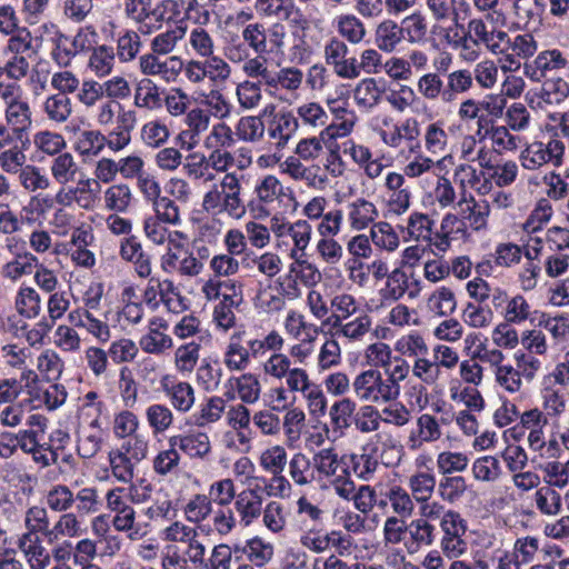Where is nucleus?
Here are the masks:
<instances>
[{"label": "nucleus", "instance_id": "obj_48", "mask_svg": "<svg viewBox=\"0 0 569 569\" xmlns=\"http://www.w3.org/2000/svg\"><path fill=\"white\" fill-rule=\"evenodd\" d=\"M303 72L296 67H284L272 71L268 88L281 89L288 92L298 91L303 83Z\"/></svg>", "mask_w": 569, "mask_h": 569}, {"label": "nucleus", "instance_id": "obj_43", "mask_svg": "<svg viewBox=\"0 0 569 569\" xmlns=\"http://www.w3.org/2000/svg\"><path fill=\"white\" fill-rule=\"evenodd\" d=\"M331 308L333 312L326 320L330 328L340 322L352 318L360 310V303L350 293H339L331 299Z\"/></svg>", "mask_w": 569, "mask_h": 569}, {"label": "nucleus", "instance_id": "obj_20", "mask_svg": "<svg viewBox=\"0 0 569 569\" xmlns=\"http://www.w3.org/2000/svg\"><path fill=\"white\" fill-rule=\"evenodd\" d=\"M456 208L458 216L473 230L486 227L490 213V206L486 200L477 201L471 193H462Z\"/></svg>", "mask_w": 569, "mask_h": 569}, {"label": "nucleus", "instance_id": "obj_49", "mask_svg": "<svg viewBox=\"0 0 569 569\" xmlns=\"http://www.w3.org/2000/svg\"><path fill=\"white\" fill-rule=\"evenodd\" d=\"M266 131V119L256 116L241 117L236 124V136L244 142H259L263 139Z\"/></svg>", "mask_w": 569, "mask_h": 569}, {"label": "nucleus", "instance_id": "obj_11", "mask_svg": "<svg viewBox=\"0 0 569 569\" xmlns=\"http://www.w3.org/2000/svg\"><path fill=\"white\" fill-rule=\"evenodd\" d=\"M280 168L282 173L295 181L305 182L311 189L323 190L328 184V177L319 166H305L299 158L288 157Z\"/></svg>", "mask_w": 569, "mask_h": 569}, {"label": "nucleus", "instance_id": "obj_53", "mask_svg": "<svg viewBox=\"0 0 569 569\" xmlns=\"http://www.w3.org/2000/svg\"><path fill=\"white\" fill-rule=\"evenodd\" d=\"M170 138V130L161 120H151L146 122L140 129V139L142 143L150 149H159L164 146Z\"/></svg>", "mask_w": 569, "mask_h": 569}, {"label": "nucleus", "instance_id": "obj_28", "mask_svg": "<svg viewBox=\"0 0 569 569\" xmlns=\"http://www.w3.org/2000/svg\"><path fill=\"white\" fill-rule=\"evenodd\" d=\"M373 41L380 51L393 52L405 41L400 23L390 18L383 19L375 28Z\"/></svg>", "mask_w": 569, "mask_h": 569}, {"label": "nucleus", "instance_id": "obj_58", "mask_svg": "<svg viewBox=\"0 0 569 569\" xmlns=\"http://www.w3.org/2000/svg\"><path fill=\"white\" fill-rule=\"evenodd\" d=\"M425 148L431 154H441L446 151L449 136L445 130V122L437 120L430 122L423 133Z\"/></svg>", "mask_w": 569, "mask_h": 569}, {"label": "nucleus", "instance_id": "obj_25", "mask_svg": "<svg viewBox=\"0 0 569 569\" xmlns=\"http://www.w3.org/2000/svg\"><path fill=\"white\" fill-rule=\"evenodd\" d=\"M540 406L547 418L557 425L567 410L566 392L556 385H548L540 390Z\"/></svg>", "mask_w": 569, "mask_h": 569}, {"label": "nucleus", "instance_id": "obj_27", "mask_svg": "<svg viewBox=\"0 0 569 569\" xmlns=\"http://www.w3.org/2000/svg\"><path fill=\"white\" fill-rule=\"evenodd\" d=\"M293 113L298 127L312 131L328 127L329 114L319 102L305 101L295 108Z\"/></svg>", "mask_w": 569, "mask_h": 569}, {"label": "nucleus", "instance_id": "obj_23", "mask_svg": "<svg viewBox=\"0 0 569 569\" xmlns=\"http://www.w3.org/2000/svg\"><path fill=\"white\" fill-rule=\"evenodd\" d=\"M372 326V317L366 312H361L353 319L350 318L342 322L339 321L335 327L330 329L333 337L345 338L349 342H360L371 333Z\"/></svg>", "mask_w": 569, "mask_h": 569}, {"label": "nucleus", "instance_id": "obj_5", "mask_svg": "<svg viewBox=\"0 0 569 569\" xmlns=\"http://www.w3.org/2000/svg\"><path fill=\"white\" fill-rule=\"evenodd\" d=\"M565 152V143L559 139H550L547 143L535 141L520 153L521 166L527 170H538L546 164L559 167Z\"/></svg>", "mask_w": 569, "mask_h": 569}, {"label": "nucleus", "instance_id": "obj_47", "mask_svg": "<svg viewBox=\"0 0 569 569\" xmlns=\"http://www.w3.org/2000/svg\"><path fill=\"white\" fill-rule=\"evenodd\" d=\"M436 476L431 471H417L408 478L410 495L417 502H427L436 489Z\"/></svg>", "mask_w": 569, "mask_h": 569}, {"label": "nucleus", "instance_id": "obj_3", "mask_svg": "<svg viewBox=\"0 0 569 569\" xmlns=\"http://www.w3.org/2000/svg\"><path fill=\"white\" fill-rule=\"evenodd\" d=\"M0 99L4 104V118L17 136L27 132L32 126L31 107L20 84L2 88Z\"/></svg>", "mask_w": 569, "mask_h": 569}, {"label": "nucleus", "instance_id": "obj_60", "mask_svg": "<svg viewBox=\"0 0 569 569\" xmlns=\"http://www.w3.org/2000/svg\"><path fill=\"white\" fill-rule=\"evenodd\" d=\"M212 501L207 495L197 493L192 496L183 507L187 521L199 525L207 520L212 513Z\"/></svg>", "mask_w": 569, "mask_h": 569}, {"label": "nucleus", "instance_id": "obj_14", "mask_svg": "<svg viewBox=\"0 0 569 569\" xmlns=\"http://www.w3.org/2000/svg\"><path fill=\"white\" fill-rule=\"evenodd\" d=\"M327 106L335 121L323 128L325 136L336 139L349 136L358 121L356 112L348 108L347 101L339 99L327 100Z\"/></svg>", "mask_w": 569, "mask_h": 569}, {"label": "nucleus", "instance_id": "obj_64", "mask_svg": "<svg viewBox=\"0 0 569 569\" xmlns=\"http://www.w3.org/2000/svg\"><path fill=\"white\" fill-rule=\"evenodd\" d=\"M337 30L342 38L352 44L360 43L367 34L365 23L355 14L338 17Z\"/></svg>", "mask_w": 569, "mask_h": 569}, {"label": "nucleus", "instance_id": "obj_6", "mask_svg": "<svg viewBox=\"0 0 569 569\" xmlns=\"http://www.w3.org/2000/svg\"><path fill=\"white\" fill-rule=\"evenodd\" d=\"M252 338L246 330H238L230 335L222 353V361L229 371L242 372L247 370L254 358L250 347Z\"/></svg>", "mask_w": 569, "mask_h": 569}, {"label": "nucleus", "instance_id": "obj_32", "mask_svg": "<svg viewBox=\"0 0 569 569\" xmlns=\"http://www.w3.org/2000/svg\"><path fill=\"white\" fill-rule=\"evenodd\" d=\"M417 428V433L411 432L408 437L407 443L411 450L419 449L423 443L435 442L442 436L438 420L429 413L418 417Z\"/></svg>", "mask_w": 569, "mask_h": 569}, {"label": "nucleus", "instance_id": "obj_42", "mask_svg": "<svg viewBox=\"0 0 569 569\" xmlns=\"http://www.w3.org/2000/svg\"><path fill=\"white\" fill-rule=\"evenodd\" d=\"M357 405L349 398L336 401L329 410L332 431L342 436L353 422Z\"/></svg>", "mask_w": 569, "mask_h": 569}, {"label": "nucleus", "instance_id": "obj_34", "mask_svg": "<svg viewBox=\"0 0 569 569\" xmlns=\"http://www.w3.org/2000/svg\"><path fill=\"white\" fill-rule=\"evenodd\" d=\"M538 327L550 335L552 347H563L569 342V315L561 313L553 317L543 315L539 319Z\"/></svg>", "mask_w": 569, "mask_h": 569}, {"label": "nucleus", "instance_id": "obj_44", "mask_svg": "<svg viewBox=\"0 0 569 569\" xmlns=\"http://www.w3.org/2000/svg\"><path fill=\"white\" fill-rule=\"evenodd\" d=\"M382 93L375 78H365L357 83L353 99L358 107L370 110L380 103Z\"/></svg>", "mask_w": 569, "mask_h": 569}, {"label": "nucleus", "instance_id": "obj_57", "mask_svg": "<svg viewBox=\"0 0 569 569\" xmlns=\"http://www.w3.org/2000/svg\"><path fill=\"white\" fill-rule=\"evenodd\" d=\"M297 519L299 529L315 528L325 525L323 510L302 496L297 500Z\"/></svg>", "mask_w": 569, "mask_h": 569}, {"label": "nucleus", "instance_id": "obj_19", "mask_svg": "<svg viewBox=\"0 0 569 569\" xmlns=\"http://www.w3.org/2000/svg\"><path fill=\"white\" fill-rule=\"evenodd\" d=\"M119 254L122 260L132 263L139 278H148L152 272L151 257L143 250L134 236L124 237L120 241Z\"/></svg>", "mask_w": 569, "mask_h": 569}, {"label": "nucleus", "instance_id": "obj_16", "mask_svg": "<svg viewBox=\"0 0 569 569\" xmlns=\"http://www.w3.org/2000/svg\"><path fill=\"white\" fill-rule=\"evenodd\" d=\"M30 376L32 381L27 382L30 401L37 402V406L44 405L49 410H54L66 402L67 391L62 385L54 383L42 388L37 383L38 376L32 370L22 372V379H29Z\"/></svg>", "mask_w": 569, "mask_h": 569}, {"label": "nucleus", "instance_id": "obj_35", "mask_svg": "<svg viewBox=\"0 0 569 569\" xmlns=\"http://www.w3.org/2000/svg\"><path fill=\"white\" fill-rule=\"evenodd\" d=\"M348 483L346 487L348 495H342L341 491H338L336 495L343 500L353 501V506L359 512L363 515L369 513L377 502L376 490L369 485H362L357 489L352 479Z\"/></svg>", "mask_w": 569, "mask_h": 569}, {"label": "nucleus", "instance_id": "obj_17", "mask_svg": "<svg viewBox=\"0 0 569 569\" xmlns=\"http://www.w3.org/2000/svg\"><path fill=\"white\" fill-rule=\"evenodd\" d=\"M160 386L176 411L187 413L194 406L196 391L189 382L176 381L172 376L166 375L161 378Z\"/></svg>", "mask_w": 569, "mask_h": 569}, {"label": "nucleus", "instance_id": "obj_36", "mask_svg": "<svg viewBox=\"0 0 569 569\" xmlns=\"http://www.w3.org/2000/svg\"><path fill=\"white\" fill-rule=\"evenodd\" d=\"M289 477L298 487H308L316 480L313 457L310 459L302 452H296L288 461Z\"/></svg>", "mask_w": 569, "mask_h": 569}, {"label": "nucleus", "instance_id": "obj_1", "mask_svg": "<svg viewBox=\"0 0 569 569\" xmlns=\"http://www.w3.org/2000/svg\"><path fill=\"white\" fill-rule=\"evenodd\" d=\"M348 455H340L333 447L322 448L313 453L316 475L319 480H327L335 492H346L348 482L352 479L348 471Z\"/></svg>", "mask_w": 569, "mask_h": 569}, {"label": "nucleus", "instance_id": "obj_2", "mask_svg": "<svg viewBox=\"0 0 569 569\" xmlns=\"http://www.w3.org/2000/svg\"><path fill=\"white\" fill-rule=\"evenodd\" d=\"M286 196V189L281 181L273 174H264L253 184L252 194L247 206L254 218H267L280 207Z\"/></svg>", "mask_w": 569, "mask_h": 569}, {"label": "nucleus", "instance_id": "obj_50", "mask_svg": "<svg viewBox=\"0 0 569 569\" xmlns=\"http://www.w3.org/2000/svg\"><path fill=\"white\" fill-rule=\"evenodd\" d=\"M348 471L355 472V475L363 480L370 481L373 479L376 471L379 468V461L373 452H367L363 449L362 453L348 455Z\"/></svg>", "mask_w": 569, "mask_h": 569}, {"label": "nucleus", "instance_id": "obj_15", "mask_svg": "<svg viewBox=\"0 0 569 569\" xmlns=\"http://www.w3.org/2000/svg\"><path fill=\"white\" fill-rule=\"evenodd\" d=\"M168 321L160 317L149 320L148 331L139 339V347L149 355H162L173 347L172 338L166 332Z\"/></svg>", "mask_w": 569, "mask_h": 569}, {"label": "nucleus", "instance_id": "obj_26", "mask_svg": "<svg viewBox=\"0 0 569 569\" xmlns=\"http://www.w3.org/2000/svg\"><path fill=\"white\" fill-rule=\"evenodd\" d=\"M103 443L104 432L100 427L99 418H94L87 428L78 433V455L83 459H91L102 449Z\"/></svg>", "mask_w": 569, "mask_h": 569}, {"label": "nucleus", "instance_id": "obj_33", "mask_svg": "<svg viewBox=\"0 0 569 569\" xmlns=\"http://www.w3.org/2000/svg\"><path fill=\"white\" fill-rule=\"evenodd\" d=\"M133 104L139 109L153 111L162 107L161 89L150 78L140 79L134 88Z\"/></svg>", "mask_w": 569, "mask_h": 569}, {"label": "nucleus", "instance_id": "obj_10", "mask_svg": "<svg viewBox=\"0 0 569 569\" xmlns=\"http://www.w3.org/2000/svg\"><path fill=\"white\" fill-rule=\"evenodd\" d=\"M420 128L416 118H406L398 124H393L390 130H382L380 133L385 144L391 148H400L405 142L408 150L412 153L420 152L419 141Z\"/></svg>", "mask_w": 569, "mask_h": 569}, {"label": "nucleus", "instance_id": "obj_56", "mask_svg": "<svg viewBox=\"0 0 569 569\" xmlns=\"http://www.w3.org/2000/svg\"><path fill=\"white\" fill-rule=\"evenodd\" d=\"M109 463L112 476L122 483H130L134 478L137 462L116 449L109 452Z\"/></svg>", "mask_w": 569, "mask_h": 569}, {"label": "nucleus", "instance_id": "obj_61", "mask_svg": "<svg viewBox=\"0 0 569 569\" xmlns=\"http://www.w3.org/2000/svg\"><path fill=\"white\" fill-rule=\"evenodd\" d=\"M234 143V132L232 131L231 127L223 121L214 123L203 140V147L209 151L231 148Z\"/></svg>", "mask_w": 569, "mask_h": 569}, {"label": "nucleus", "instance_id": "obj_31", "mask_svg": "<svg viewBox=\"0 0 569 569\" xmlns=\"http://www.w3.org/2000/svg\"><path fill=\"white\" fill-rule=\"evenodd\" d=\"M483 44L492 53H501L499 43L492 42V31L488 29L482 18H473L468 22V31L462 38V47L469 49L471 46Z\"/></svg>", "mask_w": 569, "mask_h": 569}, {"label": "nucleus", "instance_id": "obj_13", "mask_svg": "<svg viewBox=\"0 0 569 569\" xmlns=\"http://www.w3.org/2000/svg\"><path fill=\"white\" fill-rule=\"evenodd\" d=\"M569 68V58L558 49L541 51L532 63L525 64V74L540 81L548 74Z\"/></svg>", "mask_w": 569, "mask_h": 569}, {"label": "nucleus", "instance_id": "obj_54", "mask_svg": "<svg viewBox=\"0 0 569 569\" xmlns=\"http://www.w3.org/2000/svg\"><path fill=\"white\" fill-rule=\"evenodd\" d=\"M533 499L538 511L543 516L555 517L561 511V495L550 486L538 488L535 492Z\"/></svg>", "mask_w": 569, "mask_h": 569}, {"label": "nucleus", "instance_id": "obj_59", "mask_svg": "<svg viewBox=\"0 0 569 569\" xmlns=\"http://www.w3.org/2000/svg\"><path fill=\"white\" fill-rule=\"evenodd\" d=\"M427 307L430 312L439 317L451 315L457 307L453 291L447 287L438 288L428 298Z\"/></svg>", "mask_w": 569, "mask_h": 569}, {"label": "nucleus", "instance_id": "obj_39", "mask_svg": "<svg viewBox=\"0 0 569 569\" xmlns=\"http://www.w3.org/2000/svg\"><path fill=\"white\" fill-rule=\"evenodd\" d=\"M104 133L98 129L79 130L73 143L74 150L84 158L98 157L104 150Z\"/></svg>", "mask_w": 569, "mask_h": 569}, {"label": "nucleus", "instance_id": "obj_52", "mask_svg": "<svg viewBox=\"0 0 569 569\" xmlns=\"http://www.w3.org/2000/svg\"><path fill=\"white\" fill-rule=\"evenodd\" d=\"M200 345L191 341L179 346L173 355L176 370L181 375H190L197 367L200 358Z\"/></svg>", "mask_w": 569, "mask_h": 569}, {"label": "nucleus", "instance_id": "obj_46", "mask_svg": "<svg viewBox=\"0 0 569 569\" xmlns=\"http://www.w3.org/2000/svg\"><path fill=\"white\" fill-rule=\"evenodd\" d=\"M146 420L154 436L163 435L174 421L172 410L163 403H152L146 408Z\"/></svg>", "mask_w": 569, "mask_h": 569}, {"label": "nucleus", "instance_id": "obj_38", "mask_svg": "<svg viewBox=\"0 0 569 569\" xmlns=\"http://www.w3.org/2000/svg\"><path fill=\"white\" fill-rule=\"evenodd\" d=\"M42 112L50 122L64 123L73 112L71 99L63 93H52L42 102Z\"/></svg>", "mask_w": 569, "mask_h": 569}, {"label": "nucleus", "instance_id": "obj_37", "mask_svg": "<svg viewBox=\"0 0 569 569\" xmlns=\"http://www.w3.org/2000/svg\"><path fill=\"white\" fill-rule=\"evenodd\" d=\"M210 119L209 112L201 108H193L187 112L186 124L188 130L182 131L177 137V139L181 140L186 136H189L191 141L188 143L187 150L193 149L198 143L199 137L209 129Z\"/></svg>", "mask_w": 569, "mask_h": 569}, {"label": "nucleus", "instance_id": "obj_51", "mask_svg": "<svg viewBox=\"0 0 569 569\" xmlns=\"http://www.w3.org/2000/svg\"><path fill=\"white\" fill-rule=\"evenodd\" d=\"M22 445V452L30 455L32 460L42 468L49 467L57 461V453L39 442V435L36 429H31L27 442Z\"/></svg>", "mask_w": 569, "mask_h": 569}, {"label": "nucleus", "instance_id": "obj_24", "mask_svg": "<svg viewBox=\"0 0 569 569\" xmlns=\"http://www.w3.org/2000/svg\"><path fill=\"white\" fill-rule=\"evenodd\" d=\"M453 181L459 186V197L469 193L467 188L485 194L490 190L491 183L483 171L477 170L469 163H460L453 170Z\"/></svg>", "mask_w": 569, "mask_h": 569}, {"label": "nucleus", "instance_id": "obj_21", "mask_svg": "<svg viewBox=\"0 0 569 569\" xmlns=\"http://www.w3.org/2000/svg\"><path fill=\"white\" fill-rule=\"evenodd\" d=\"M168 445L176 446L177 450L193 459H206L211 452L209 436L201 431L171 436L168 438Z\"/></svg>", "mask_w": 569, "mask_h": 569}, {"label": "nucleus", "instance_id": "obj_45", "mask_svg": "<svg viewBox=\"0 0 569 569\" xmlns=\"http://www.w3.org/2000/svg\"><path fill=\"white\" fill-rule=\"evenodd\" d=\"M78 512H61L58 520L51 528L50 542L61 538H77L83 533L82 523Z\"/></svg>", "mask_w": 569, "mask_h": 569}, {"label": "nucleus", "instance_id": "obj_63", "mask_svg": "<svg viewBox=\"0 0 569 569\" xmlns=\"http://www.w3.org/2000/svg\"><path fill=\"white\" fill-rule=\"evenodd\" d=\"M473 478L482 482H495L502 473L501 463L495 456L477 458L471 467Z\"/></svg>", "mask_w": 569, "mask_h": 569}, {"label": "nucleus", "instance_id": "obj_18", "mask_svg": "<svg viewBox=\"0 0 569 569\" xmlns=\"http://www.w3.org/2000/svg\"><path fill=\"white\" fill-rule=\"evenodd\" d=\"M234 513L239 523L247 528L253 525L262 515L263 497L259 489L247 488L240 491L233 502Z\"/></svg>", "mask_w": 569, "mask_h": 569}, {"label": "nucleus", "instance_id": "obj_8", "mask_svg": "<svg viewBox=\"0 0 569 569\" xmlns=\"http://www.w3.org/2000/svg\"><path fill=\"white\" fill-rule=\"evenodd\" d=\"M161 54L149 52L139 57L140 72L149 77H159L166 82L174 81L183 69V60L178 56L161 58Z\"/></svg>", "mask_w": 569, "mask_h": 569}, {"label": "nucleus", "instance_id": "obj_12", "mask_svg": "<svg viewBox=\"0 0 569 569\" xmlns=\"http://www.w3.org/2000/svg\"><path fill=\"white\" fill-rule=\"evenodd\" d=\"M406 292L409 298H416L420 292L419 280L410 281V277L405 270L396 268L386 279L385 286L379 290L382 303H391L400 300Z\"/></svg>", "mask_w": 569, "mask_h": 569}, {"label": "nucleus", "instance_id": "obj_40", "mask_svg": "<svg viewBox=\"0 0 569 569\" xmlns=\"http://www.w3.org/2000/svg\"><path fill=\"white\" fill-rule=\"evenodd\" d=\"M80 167L70 152H62L50 162V173L60 186H67L76 181Z\"/></svg>", "mask_w": 569, "mask_h": 569}, {"label": "nucleus", "instance_id": "obj_41", "mask_svg": "<svg viewBox=\"0 0 569 569\" xmlns=\"http://www.w3.org/2000/svg\"><path fill=\"white\" fill-rule=\"evenodd\" d=\"M473 87L472 73L467 69L449 72L445 81L443 103H453L460 94L468 92Z\"/></svg>", "mask_w": 569, "mask_h": 569}, {"label": "nucleus", "instance_id": "obj_7", "mask_svg": "<svg viewBox=\"0 0 569 569\" xmlns=\"http://www.w3.org/2000/svg\"><path fill=\"white\" fill-rule=\"evenodd\" d=\"M355 395L362 401L378 403L395 401L390 389L386 386L382 375L377 369H368L359 373L353 382Z\"/></svg>", "mask_w": 569, "mask_h": 569}, {"label": "nucleus", "instance_id": "obj_9", "mask_svg": "<svg viewBox=\"0 0 569 569\" xmlns=\"http://www.w3.org/2000/svg\"><path fill=\"white\" fill-rule=\"evenodd\" d=\"M243 174L227 172L219 183L223 213L233 219H241L248 206L241 198Z\"/></svg>", "mask_w": 569, "mask_h": 569}, {"label": "nucleus", "instance_id": "obj_55", "mask_svg": "<svg viewBox=\"0 0 569 569\" xmlns=\"http://www.w3.org/2000/svg\"><path fill=\"white\" fill-rule=\"evenodd\" d=\"M116 53L112 47L101 44L92 49L89 68L98 77L109 76L114 67Z\"/></svg>", "mask_w": 569, "mask_h": 569}, {"label": "nucleus", "instance_id": "obj_62", "mask_svg": "<svg viewBox=\"0 0 569 569\" xmlns=\"http://www.w3.org/2000/svg\"><path fill=\"white\" fill-rule=\"evenodd\" d=\"M386 498L396 517L408 519L412 516L415 511L413 497L406 489L393 486L387 491Z\"/></svg>", "mask_w": 569, "mask_h": 569}, {"label": "nucleus", "instance_id": "obj_4", "mask_svg": "<svg viewBox=\"0 0 569 569\" xmlns=\"http://www.w3.org/2000/svg\"><path fill=\"white\" fill-rule=\"evenodd\" d=\"M262 118L266 119L267 136L278 149L284 148L299 129L293 110H277L269 104L262 110Z\"/></svg>", "mask_w": 569, "mask_h": 569}, {"label": "nucleus", "instance_id": "obj_29", "mask_svg": "<svg viewBox=\"0 0 569 569\" xmlns=\"http://www.w3.org/2000/svg\"><path fill=\"white\" fill-rule=\"evenodd\" d=\"M379 212L373 202L357 198L347 206V217L350 228L360 231L368 228L378 218Z\"/></svg>", "mask_w": 569, "mask_h": 569}, {"label": "nucleus", "instance_id": "obj_30", "mask_svg": "<svg viewBox=\"0 0 569 569\" xmlns=\"http://www.w3.org/2000/svg\"><path fill=\"white\" fill-rule=\"evenodd\" d=\"M23 526L26 531L20 536L40 537L41 535L50 542L52 527L46 507L39 505L29 507L24 512Z\"/></svg>", "mask_w": 569, "mask_h": 569}, {"label": "nucleus", "instance_id": "obj_22", "mask_svg": "<svg viewBox=\"0 0 569 569\" xmlns=\"http://www.w3.org/2000/svg\"><path fill=\"white\" fill-rule=\"evenodd\" d=\"M17 547L29 569H47L50 566L51 556L41 537L19 536Z\"/></svg>", "mask_w": 569, "mask_h": 569}]
</instances>
